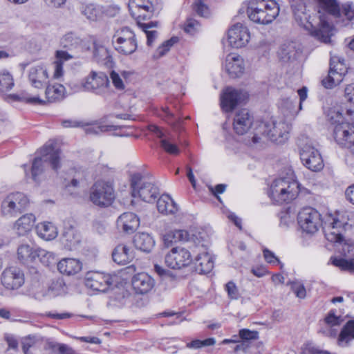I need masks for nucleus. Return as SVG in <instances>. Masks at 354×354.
<instances>
[{"label":"nucleus","mask_w":354,"mask_h":354,"mask_svg":"<svg viewBox=\"0 0 354 354\" xmlns=\"http://www.w3.org/2000/svg\"><path fill=\"white\" fill-rule=\"evenodd\" d=\"M344 213L336 212L334 215H328L323 225L326 239L330 242L342 243V251L345 256L354 253V241L344 239L345 232L351 227Z\"/></svg>","instance_id":"2"},{"label":"nucleus","mask_w":354,"mask_h":354,"mask_svg":"<svg viewBox=\"0 0 354 354\" xmlns=\"http://www.w3.org/2000/svg\"><path fill=\"white\" fill-rule=\"evenodd\" d=\"M214 264L213 257L206 252L198 254L195 259L196 269L201 273H209L214 268Z\"/></svg>","instance_id":"36"},{"label":"nucleus","mask_w":354,"mask_h":354,"mask_svg":"<svg viewBox=\"0 0 354 354\" xmlns=\"http://www.w3.org/2000/svg\"><path fill=\"white\" fill-rule=\"evenodd\" d=\"M225 290L230 299H238L241 295L239 290L233 281H229L225 284Z\"/></svg>","instance_id":"58"},{"label":"nucleus","mask_w":354,"mask_h":354,"mask_svg":"<svg viewBox=\"0 0 354 354\" xmlns=\"http://www.w3.org/2000/svg\"><path fill=\"white\" fill-rule=\"evenodd\" d=\"M40 157L34 159L32 165L31 173L34 180L37 176L42 173L44 164L48 162L54 170L60 168V151L55 148V143L49 140L39 150Z\"/></svg>","instance_id":"8"},{"label":"nucleus","mask_w":354,"mask_h":354,"mask_svg":"<svg viewBox=\"0 0 354 354\" xmlns=\"http://www.w3.org/2000/svg\"><path fill=\"white\" fill-rule=\"evenodd\" d=\"M131 195L133 198H140L145 202L151 203L157 198L159 191L151 177L134 174L131 176Z\"/></svg>","instance_id":"9"},{"label":"nucleus","mask_w":354,"mask_h":354,"mask_svg":"<svg viewBox=\"0 0 354 354\" xmlns=\"http://www.w3.org/2000/svg\"><path fill=\"white\" fill-rule=\"evenodd\" d=\"M292 8L295 21L299 26L307 30L317 40L324 43L330 41L332 26L325 14H320L319 23L315 25L311 20L310 15L307 11L305 2H297Z\"/></svg>","instance_id":"1"},{"label":"nucleus","mask_w":354,"mask_h":354,"mask_svg":"<svg viewBox=\"0 0 354 354\" xmlns=\"http://www.w3.org/2000/svg\"><path fill=\"white\" fill-rule=\"evenodd\" d=\"M290 129V125L283 120L262 122L258 126L257 132L252 136H248L244 141L248 145H256L260 142L261 138L258 135L261 133L273 142L283 144L288 139Z\"/></svg>","instance_id":"3"},{"label":"nucleus","mask_w":354,"mask_h":354,"mask_svg":"<svg viewBox=\"0 0 354 354\" xmlns=\"http://www.w3.org/2000/svg\"><path fill=\"white\" fill-rule=\"evenodd\" d=\"M324 322L337 328L343 322V319L341 316L336 315L335 310H331L326 316Z\"/></svg>","instance_id":"56"},{"label":"nucleus","mask_w":354,"mask_h":354,"mask_svg":"<svg viewBox=\"0 0 354 354\" xmlns=\"http://www.w3.org/2000/svg\"><path fill=\"white\" fill-rule=\"evenodd\" d=\"M112 42L115 49L125 55L133 53L138 47L134 32L127 27L118 30L113 37Z\"/></svg>","instance_id":"13"},{"label":"nucleus","mask_w":354,"mask_h":354,"mask_svg":"<svg viewBox=\"0 0 354 354\" xmlns=\"http://www.w3.org/2000/svg\"><path fill=\"white\" fill-rule=\"evenodd\" d=\"M299 183L290 177L279 178L271 184L268 195L277 204L288 203L297 198Z\"/></svg>","instance_id":"7"},{"label":"nucleus","mask_w":354,"mask_h":354,"mask_svg":"<svg viewBox=\"0 0 354 354\" xmlns=\"http://www.w3.org/2000/svg\"><path fill=\"white\" fill-rule=\"evenodd\" d=\"M28 81L36 88H43L48 82L49 74L46 66L43 64L32 66L28 71Z\"/></svg>","instance_id":"23"},{"label":"nucleus","mask_w":354,"mask_h":354,"mask_svg":"<svg viewBox=\"0 0 354 354\" xmlns=\"http://www.w3.org/2000/svg\"><path fill=\"white\" fill-rule=\"evenodd\" d=\"M317 7L318 18L320 14L330 15L336 24L342 27L347 26L354 19V4L348 1L341 6L337 0H314ZM328 17V15L325 13Z\"/></svg>","instance_id":"4"},{"label":"nucleus","mask_w":354,"mask_h":354,"mask_svg":"<svg viewBox=\"0 0 354 354\" xmlns=\"http://www.w3.org/2000/svg\"><path fill=\"white\" fill-rule=\"evenodd\" d=\"M298 224L301 230L308 234H314L321 226L320 214L314 208H303L297 216Z\"/></svg>","instance_id":"15"},{"label":"nucleus","mask_w":354,"mask_h":354,"mask_svg":"<svg viewBox=\"0 0 354 354\" xmlns=\"http://www.w3.org/2000/svg\"><path fill=\"white\" fill-rule=\"evenodd\" d=\"M115 198L113 185L108 181L97 180L90 188L89 200L97 207H109L113 203Z\"/></svg>","instance_id":"11"},{"label":"nucleus","mask_w":354,"mask_h":354,"mask_svg":"<svg viewBox=\"0 0 354 354\" xmlns=\"http://www.w3.org/2000/svg\"><path fill=\"white\" fill-rule=\"evenodd\" d=\"M36 218L34 214H24L13 223L12 230L17 235L25 236L32 230Z\"/></svg>","instance_id":"28"},{"label":"nucleus","mask_w":354,"mask_h":354,"mask_svg":"<svg viewBox=\"0 0 354 354\" xmlns=\"http://www.w3.org/2000/svg\"><path fill=\"white\" fill-rule=\"evenodd\" d=\"M347 73L344 59L337 56H332L330 61V70L328 75L323 79L322 84L326 88H332L342 82Z\"/></svg>","instance_id":"14"},{"label":"nucleus","mask_w":354,"mask_h":354,"mask_svg":"<svg viewBox=\"0 0 354 354\" xmlns=\"http://www.w3.org/2000/svg\"><path fill=\"white\" fill-rule=\"evenodd\" d=\"M290 286L291 290L295 293L297 297L304 299L306 296V290L304 285L298 281H294L288 283Z\"/></svg>","instance_id":"53"},{"label":"nucleus","mask_w":354,"mask_h":354,"mask_svg":"<svg viewBox=\"0 0 354 354\" xmlns=\"http://www.w3.org/2000/svg\"><path fill=\"white\" fill-rule=\"evenodd\" d=\"M2 285L8 290H17L25 282L23 271L17 267L11 266L6 268L1 274Z\"/></svg>","instance_id":"21"},{"label":"nucleus","mask_w":354,"mask_h":354,"mask_svg":"<svg viewBox=\"0 0 354 354\" xmlns=\"http://www.w3.org/2000/svg\"><path fill=\"white\" fill-rule=\"evenodd\" d=\"M61 241L66 248L72 250L80 241V234L69 223H65L61 234Z\"/></svg>","instance_id":"29"},{"label":"nucleus","mask_w":354,"mask_h":354,"mask_svg":"<svg viewBox=\"0 0 354 354\" xmlns=\"http://www.w3.org/2000/svg\"><path fill=\"white\" fill-rule=\"evenodd\" d=\"M84 132L86 134H99L102 132L114 131L120 129V126L117 125H108V124H91L84 125Z\"/></svg>","instance_id":"44"},{"label":"nucleus","mask_w":354,"mask_h":354,"mask_svg":"<svg viewBox=\"0 0 354 354\" xmlns=\"http://www.w3.org/2000/svg\"><path fill=\"white\" fill-rule=\"evenodd\" d=\"M139 225V218L132 212L123 213L117 220L118 228L128 234L134 232Z\"/></svg>","instance_id":"27"},{"label":"nucleus","mask_w":354,"mask_h":354,"mask_svg":"<svg viewBox=\"0 0 354 354\" xmlns=\"http://www.w3.org/2000/svg\"><path fill=\"white\" fill-rule=\"evenodd\" d=\"M192 262L190 252L181 247H174L165 256L166 265L172 269H180Z\"/></svg>","instance_id":"18"},{"label":"nucleus","mask_w":354,"mask_h":354,"mask_svg":"<svg viewBox=\"0 0 354 354\" xmlns=\"http://www.w3.org/2000/svg\"><path fill=\"white\" fill-rule=\"evenodd\" d=\"M35 254L36 248L26 243L21 244L17 248V259L21 263L24 264L35 261L36 260Z\"/></svg>","instance_id":"40"},{"label":"nucleus","mask_w":354,"mask_h":354,"mask_svg":"<svg viewBox=\"0 0 354 354\" xmlns=\"http://www.w3.org/2000/svg\"><path fill=\"white\" fill-rule=\"evenodd\" d=\"M353 339H354V319H351L342 328L337 337V344L341 347H346Z\"/></svg>","instance_id":"34"},{"label":"nucleus","mask_w":354,"mask_h":354,"mask_svg":"<svg viewBox=\"0 0 354 354\" xmlns=\"http://www.w3.org/2000/svg\"><path fill=\"white\" fill-rule=\"evenodd\" d=\"M248 97L247 92L232 87L225 88L220 97L221 107L225 112H231Z\"/></svg>","instance_id":"16"},{"label":"nucleus","mask_w":354,"mask_h":354,"mask_svg":"<svg viewBox=\"0 0 354 354\" xmlns=\"http://www.w3.org/2000/svg\"><path fill=\"white\" fill-rule=\"evenodd\" d=\"M239 337L244 341L251 342L256 340L259 338V333L255 330H250L249 329H241L239 330Z\"/></svg>","instance_id":"59"},{"label":"nucleus","mask_w":354,"mask_h":354,"mask_svg":"<svg viewBox=\"0 0 354 354\" xmlns=\"http://www.w3.org/2000/svg\"><path fill=\"white\" fill-rule=\"evenodd\" d=\"M200 28L199 23L194 19H188L185 23L184 30L190 34L194 35Z\"/></svg>","instance_id":"61"},{"label":"nucleus","mask_w":354,"mask_h":354,"mask_svg":"<svg viewBox=\"0 0 354 354\" xmlns=\"http://www.w3.org/2000/svg\"><path fill=\"white\" fill-rule=\"evenodd\" d=\"M133 243L137 249L148 253L153 248L155 241L147 233H138L133 237Z\"/></svg>","instance_id":"35"},{"label":"nucleus","mask_w":354,"mask_h":354,"mask_svg":"<svg viewBox=\"0 0 354 354\" xmlns=\"http://www.w3.org/2000/svg\"><path fill=\"white\" fill-rule=\"evenodd\" d=\"M250 39V31L242 24L237 23L233 25L227 32V41L229 45L233 48L244 47L248 44Z\"/></svg>","instance_id":"20"},{"label":"nucleus","mask_w":354,"mask_h":354,"mask_svg":"<svg viewBox=\"0 0 354 354\" xmlns=\"http://www.w3.org/2000/svg\"><path fill=\"white\" fill-rule=\"evenodd\" d=\"M84 91L105 97L110 93V82L108 75L103 71L92 70L82 79Z\"/></svg>","instance_id":"10"},{"label":"nucleus","mask_w":354,"mask_h":354,"mask_svg":"<svg viewBox=\"0 0 354 354\" xmlns=\"http://www.w3.org/2000/svg\"><path fill=\"white\" fill-rule=\"evenodd\" d=\"M110 78L115 88L118 90H123L124 88V84L122 80L121 75L118 73L113 71L110 73Z\"/></svg>","instance_id":"64"},{"label":"nucleus","mask_w":354,"mask_h":354,"mask_svg":"<svg viewBox=\"0 0 354 354\" xmlns=\"http://www.w3.org/2000/svg\"><path fill=\"white\" fill-rule=\"evenodd\" d=\"M216 340L213 337H209L203 340L195 339L187 344V347L190 348H200L202 347L212 346L215 344Z\"/></svg>","instance_id":"54"},{"label":"nucleus","mask_w":354,"mask_h":354,"mask_svg":"<svg viewBox=\"0 0 354 354\" xmlns=\"http://www.w3.org/2000/svg\"><path fill=\"white\" fill-rule=\"evenodd\" d=\"M14 80L12 75L7 71L0 72V93H4L12 88Z\"/></svg>","instance_id":"45"},{"label":"nucleus","mask_w":354,"mask_h":354,"mask_svg":"<svg viewBox=\"0 0 354 354\" xmlns=\"http://www.w3.org/2000/svg\"><path fill=\"white\" fill-rule=\"evenodd\" d=\"M72 58L73 56L66 51L59 50L55 52V60L53 62V77L54 79L59 80L63 77L64 73L63 64L64 62L70 60Z\"/></svg>","instance_id":"32"},{"label":"nucleus","mask_w":354,"mask_h":354,"mask_svg":"<svg viewBox=\"0 0 354 354\" xmlns=\"http://www.w3.org/2000/svg\"><path fill=\"white\" fill-rule=\"evenodd\" d=\"M187 238V232L184 230H174L167 232L163 236L164 245L167 247H171L174 243L185 241Z\"/></svg>","instance_id":"43"},{"label":"nucleus","mask_w":354,"mask_h":354,"mask_svg":"<svg viewBox=\"0 0 354 354\" xmlns=\"http://www.w3.org/2000/svg\"><path fill=\"white\" fill-rule=\"evenodd\" d=\"M280 107L281 109L286 110L290 113H297V111L295 110L296 107V100H292L289 98L282 100Z\"/></svg>","instance_id":"63"},{"label":"nucleus","mask_w":354,"mask_h":354,"mask_svg":"<svg viewBox=\"0 0 354 354\" xmlns=\"http://www.w3.org/2000/svg\"><path fill=\"white\" fill-rule=\"evenodd\" d=\"M15 99H17L20 101L32 104H44L45 101L41 100L38 95L36 96H30L28 94L23 95L21 96H15Z\"/></svg>","instance_id":"60"},{"label":"nucleus","mask_w":354,"mask_h":354,"mask_svg":"<svg viewBox=\"0 0 354 354\" xmlns=\"http://www.w3.org/2000/svg\"><path fill=\"white\" fill-rule=\"evenodd\" d=\"M132 286L136 293L146 294L154 286V280L145 272H140L135 274L131 281Z\"/></svg>","instance_id":"26"},{"label":"nucleus","mask_w":354,"mask_h":354,"mask_svg":"<svg viewBox=\"0 0 354 354\" xmlns=\"http://www.w3.org/2000/svg\"><path fill=\"white\" fill-rule=\"evenodd\" d=\"M38 236L46 241L55 239L58 234L56 226L51 222H42L36 227Z\"/></svg>","instance_id":"37"},{"label":"nucleus","mask_w":354,"mask_h":354,"mask_svg":"<svg viewBox=\"0 0 354 354\" xmlns=\"http://www.w3.org/2000/svg\"><path fill=\"white\" fill-rule=\"evenodd\" d=\"M330 260L335 266L339 268L342 270L354 272V258L350 260L342 258H331Z\"/></svg>","instance_id":"51"},{"label":"nucleus","mask_w":354,"mask_h":354,"mask_svg":"<svg viewBox=\"0 0 354 354\" xmlns=\"http://www.w3.org/2000/svg\"><path fill=\"white\" fill-rule=\"evenodd\" d=\"M57 269L64 274L73 275L82 270V263L76 259H63L57 263Z\"/></svg>","instance_id":"31"},{"label":"nucleus","mask_w":354,"mask_h":354,"mask_svg":"<svg viewBox=\"0 0 354 354\" xmlns=\"http://www.w3.org/2000/svg\"><path fill=\"white\" fill-rule=\"evenodd\" d=\"M176 41L177 39L176 37H172L169 40L165 41L160 46L157 48L156 55L155 57L156 58H159L165 55L169 50L173 44Z\"/></svg>","instance_id":"57"},{"label":"nucleus","mask_w":354,"mask_h":354,"mask_svg":"<svg viewBox=\"0 0 354 354\" xmlns=\"http://www.w3.org/2000/svg\"><path fill=\"white\" fill-rule=\"evenodd\" d=\"M299 52L296 48L294 42H288L281 46L278 54L280 59L283 62L294 60L297 58Z\"/></svg>","instance_id":"42"},{"label":"nucleus","mask_w":354,"mask_h":354,"mask_svg":"<svg viewBox=\"0 0 354 354\" xmlns=\"http://www.w3.org/2000/svg\"><path fill=\"white\" fill-rule=\"evenodd\" d=\"M80 12L90 21H97L101 19L103 15L102 8L93 3L82 4L80 7Z\"/></svg>","instance_id":"38"},{"label":"nucleus","mask_w":354,"mask_h":354,"mask_svg":"<svg viewBox=\"0 0 354 354\" xmlns=\"http://www.w3.org/2000/svg\"><path fill=\"white\" fill-rule=\"evenodd\" d=\"M158 115L174 127H177L180 122V120L176 118L168 107H162Z\"/></svg>","instance_id":"49"},{"label":"nucleus","mask_w":354,"mask_h":354,"mask_svg":"<svg viewBox=\"0 0 354 354\" xmlns=\"http://www.w3.org/2000/svg\"><path fill=\"white\" fill-rule=\"evenodd\" d=\"M160 144L164 151L171 155L176 156L180 153L179 147L170 138H162Z\"/></svg>","instance_id":"50"},{"label":"nucleus","mask_w":354,"mask_h":354,"mask_svg":"<svg viewBox=\"0 0 354 354\" xmlns=\"http://www.w3.org/2000/svg\"><path fill=\"white\" fill-rule=\"evenodd\" d=\"M36 259L38 258L41 263L44 266H48L53 263L55 261V254L44 249L39 248H36Z\"/></svg>","instance_id":"46"},{"label":"nucleus","mask_w":354,"mask_h":354,"mask_svg":"<svg viewBox=\"0 0 354 354\" xmlns=\"http://www.w3.org/2000/svg\"><path fill=\"white\" fill-rule=\"evenodd\" d=\"M157 26L156 22L150 21L147 24H143L141 25L140 28L146 34L147 36V44L150 46L152 45L153 41L158 36V32L156 30H151L150 28L156 27Z\"/></svg>","instance_id":"47"},{"label":"nucleus","mask_w":354,"mask_h":354,"mask_svg":"<svg viewBox=\"0 0 354 354\" xmlns=\"http://www.w3.org/2000/svg\"><path fill=\"white\" fill-rule=\"evenodd\" d=\"M48 102H55L62 100L66 96V88L60 84L48 85L45 91Z\"/></svg>","instance_id":"39"},{"label":"nucleus","mask_w":354,"mask_h":354,"mask_svg":"<svg viewBox=\"0 0 354 354\" xmlns=\"http://www.w3.org/2000/svg\"><path fill=\"white\" fill-rule=\"evenodd\" d=\"M194 9L201 17H207L210 14L208 6L202 0H197L194 5Z\"/></svg>","instance_id":"62"},{"label":"nucleus","mask_w":354,"mask_h":354,"mask_svg":"<svg viewBox=\"0 0 354 354\" xmlns=\"http://www.w3.org/2000/svg\"><path fill=\"white\" fill-rule=\"evenodd\" d=\"M93 57L95 61L102 64H108L111 62V56L109 50L100 42H93Z\"/></svg>","instance_id":"41"},{"label":"nucleus","mask_w":354,"mask_h":354,"mask_svg":"<svg viewBox=\"0 0 354 354\" xmlns=\"http://www.w3.org/2000/svg\"><path fill=\"white\" fill-rule=\"evenodd\" d=\"M128 7L131 16L137 20L140 27L144 24L142 21L151 18L155 10L150 0H129Z\"/></svg>","instance_id":"17"},{"label":"nucleus","mask_w":354,"mask_h":354,"mask_svg":"<svg viewBox=\"0 0 354 354\" xmlns=\"http://www.w3.org/2000/svg\"><path fill=\"white\" fill-rule=\"evenodd\" d=\"M225 69L231 77H240L245 71L243 59L239 55L229 54L225 58Z\"/></svg>","instance_id":"25"},{"label":"nucleus","mask_w":354,"mask_h":354,"mask_svg":"<svg viewBox=\"0 0 354 354\" xmlns=\"http://www.w3.org/2000/svg\"><path fill=\"white\" fill-rule=\"evenodd\" d=\"M279 11V4L275 0H249L247 3V15L255 24L267 25L272 23Z\"/></svg>","instance_id":"5"},{"label":"nucleus","mask_w":354,"mask_h":354,"mask_svg":"<svg viewBox=\"0 0 354 354\" xmlns=\"http://www.w3.org/2000/svg\"><path fill=\"white\" fill-rule=\"evenodd\" d=\"M328 116L331 123L335 124L333 136L337 143L354 153V125L344 122L342 113L338 110H330Z\"/></svg>","instance_id":"6"},{"label":"nucleus","mask_w":354,"mask_h":354,"mask_svg":"<svg viewBox=\"0 0 354 354\" xmlns=\"http://www.w3.org/2000/svg\"><path fill=\"white\" fill-rule=\"evenodd\" d=\"M57 295H58V293L55 291L54 286L48 288L43 287L35 293V297L38 300H41L44 298L55 297Z\"/></svg>","instance_id":"52"},{"label":"nucleus","mask_w":354,"mask_h":354,"mask_svg":"<svg viewBox=\"0 0 354 354\" xmlns=\"http://www.w3.org/2000/svg\"><path fill=\"white\" fill-rule=\"evenodd\" d=\"M29 204L27 196L20 192L7 194L1 203V214L6 217H15L24 212Z\"/></svg>","instance_id":"12"},{"label":"nucleus","mask_w":354,"mask_h":354,"mask_svg":"<svg viewBox=\"0 0 354 354\" xmlns=\"http://www.w3.org/2000/svg\"><path fill=\"white\" fill-rule=\"evenodd\" d=\"M300 158L303 164L313 171H320L324 167L320 153L310 145H306L301 149Z\"/></svg>","instance_id":"22"},{"label":"nucleus","mask_w":354,"mask_h":354,"mask_svg":"<svg viewBox=\"0 0 354 354\" xmlns=\"http://www.w3.org/2000/svg\"><path fill=\"white\" fill-rule=\"evenodd\" d=\"M253 117L246 109L238 110L233 120V128L239 135H243L251 128Z\"/></svg>","instance_id":"24"},{"label":"nucleus","mask_w":354,"mask_h":354,"mask_svg":"<svg viewBox=\"0 0 354 354\" xmlns=\"http://www.w3.org/2000/svg\"><path fill=\"white\" fill-rule=\"evenodd\" d=\"M112 257L118 264H127L134 258L133 251L126 245L120 244L115 247Z\"/></svg>","instance_id":"30"},{"label":"nucleus","mask_w":354,"mask_h":354,"mask_svg":"<svg viewBox=\"0 0 354 354\" xmlns=\"http://www.w3.org/2000/svg\"><path fill=\"white\" fill-rule=\"evenodd\" d=\"M159 212L164 214H174L178 210V205L169 194H162L157 201Z\"/></svg>","instance_id":"33"},{"label":"nucleus","mask_w":354,"mask_h":354,"mask_svg":"<svg viewBox=\"0 0 354 354\" xmlns=\"http://www.w3.org/2000/svg\"><path fill=\"white\" fill-rule=\"evenodd\" d=\"M61 43L64 48H72L80 45L82 39L75 34L69 32L62 38Z\"/></svg>","instance_id":"48"},{"label":"nucleus","mask_w":354,"mask_h":354,"mask_svg":"<svg viewBox=\"0 0 354 354\" xmlns=\"http://www.w3.org/2000/svg\"><path fill=\"white\" fill-rule=\"evenodd\" d=\"M337 333V328L331 326L330 325L326 324L325 322H323L319 330V333L328 337L335 338L336 337Z\"/></svg>","instance_id":"55"},{"label":"nucleus","mask_w":354,"mask_h":354,"mask_svg":"<svg viewBox=\"0 0 354 354\" xmlns=\"http://www.w3.org/2000/svg\"><path fill=\"white\" fill-rule=\"evenodd\" d=\"M112 284V277L104 272L90 271L85 276L86 286L93 290L106 292Z\"/></svg>","instance_id":"19"}]
</instances>
